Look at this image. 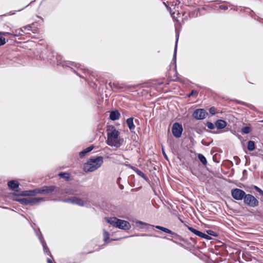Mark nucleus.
<instances>
[{"label": "nucleus", "instance_id": "obj_49", "mask_svg": "<svg viewBox=\"0 0 263 263\" xmlns=\"http://www.w3.org/2000/svg\"><path fill=\"white\" fill-rule=\"evenodd\" d=\"M109 85L111 87H112L111 83H109Z\"/></svg>", "mask_w": 263, "mask_h": 263}, {"label": "nucleus", "instance_id": "obj_37", "mask_svg": "<svg viewBox=\"0 0 263 263\" xmlns=\"http://www.w3.org/2000/svg\"><path fill=\"white\" fill-rule=\"evenodd\" d=\"M86 154H87V153H86V151L84 149L79 153V156L81 158H83L85 156Z\"/></svg>", "mask_w": 263, "mask_h": 263}, {"label": "nucleus", "instance_id": "obj_5", "mask_svg": "<svg viewBox=\"0 0 263 263\" xmlns=\"http://www.w3.org/2000/svg\"><path fill=\"white\" fill-rule=\"evenodd\" d=\"M243 203L251 207H256L258 205V200L251 194H246L243 199Z\"/></svg>", "mask_w": 263, "mask_h": 263}, {"label": "nucleus", "instance_id": "obj_33", "mask_svg": "<svg viewBox=\"0 0 263 263\" xmlns=\"http://www.w3.org/2000/svg\"><path fill=\"white\" fill-rule=\"evenodd\" d=\"M6 43L5 38L3 36H0V46L5 45Z\"/></svg>", "mask_w": 263, "mask_h": 263}, {"label": "nucleus", "instance_id": "obj_45", "mask_svg": "<svg viewBox=\"0 0 263 263\" xmlns=\"http://www.w3.org/2000/svg\"><path fill=\"white\" fill-rule=\"evenodd\" d=\"M47 262H48V263H54L53 262V261L51 259H50L49 258L47 259Z\"/></svg>", "mask_w": 263, "mask_h": 263}, {"label": "nucleus", "instance_id": "obj_43", "mask_svg": "<svg viewBox=\"0 0 263 263\" xmlns=\"http://www.w3.org/2000/svg\"><path fill=\"white\" fill-rule=\"evenodd\" d=\"M203 238H204V239H206L207 240H211V237L210 236H209L208 234H204V236H203L202 237Z\"/></svg>", "mask_w": 263, "mask_h": 263}, {"label": "nucleus", "instance_id": "obj_23", "mask_svg": "<svg viewBox=\"0 0 263 263\" xmlns=\"http://www.w3.org/2000/svg\"><path fill=\"white\" fill-rule=\"evenodd\" d=\"M255 147V143L253 141H249L248 142V149L249 151H252L254 150Z\"/></svg>", "mask_w": 263, "mask_h": 263}, {"label": "nucleus", "instance_id": "obj_20", "mask_svg": "<svg viewBox=\"0 0 263 263\" xmlns=\"http://www.w3.org/2000/svg\"><path fill=\"white\" fill-rule=\"evenodd\" d=\"M72 204H77L78 205L83 206L84 205V201L83 200L80 198L76 197H73V202Z\"/></svg>", "mask_w": 263, "mask_h": 263}, {"label": "nucleus", "instance_id": "obj_16", "mask_svg": "<svg viewBox=\"0 0 263 263\" xmlns=\"http://www.w3.org/2000/svg\"><path fill=\"white\" fill-rule=\"evenodd\" d=\"M9 187L14 191H17L19 186V183L17 181L11 180L8 182Z\"/></svg>", "mask_w": 263, "mask_h": 263}, {"label": "nucleus", "instance_id": "obj_4", "mask_svg": "<svg viewBox=\"0 0 263 263\" xmlns=\"http://www.w3.org/2000/svg\"><path fill=\"white\" fill-rule=\"evenodd\" d=\"M53 191H59V188L53 185H45L40 188L35 189L33 190L27 191V192H28V193L26 194L25 195L28 196H36L38 194H48Z\"/></svg>", "mask_w": 263, "mask_h": 263}, {"label": "nucleus", "instance_id": "obj_38", "mask_svg": "<svg viewBox=\"0 0 263 263\" xmlns=\"http://www.w3.org/2000/svg\"><path fill=\"white\" fill-rule=\"evenodd\" d=\"M94 147L93 145H91L88 147H87L85 149V150L86 151V153H89L90 152H91L93 149Z\"/></svg>", "mask_w": 263, "mask_h": 263}, {"label": "nucleus", "instance_id": "obj_21", "mask_svg": "<svg viewBox=\"0 0 263 263\" xmlns=\"http://www.w3.org/2000/svg\"><path fill=\"white\" fill-rule=\"evenodd\" d=\"M119 219H118L116 217H112L110 218L109 219H107V222L109 223L110 224L112 225L114 227H117L118 222Z\"/></svg>", "mask_w": 263, "mask_h": 263}, {"label": "nucleus", "instance_id": "obj_40", "mask_svg": "<svg viewBox=\"0 0 263 263\" xmlns=\"http://www.w3.org/2000/svg\"><path fill=\"white\" fill-rule=\"evenodd\" d=\"M196 235L201 238H202L203 236H204V233L198 231Z\"/></svg>", "mask_w": 263, "mask_h": 263}, {"label": "nucleus", "instance_id": "obj_6", "mask_svg": "<svg viewBox=\"0 0 263 263\" xmlns=\"http://www.w3.org/2000/svg\"><path fill=\"white\" fill-rule=\"evenodd\" d=\"M135 223L137 224H141V225H144V226H148V224H147V223H145V222H144L143 221H139V220L136 221ZM149 226H150L151 227H155V228H156V229H157L158 230H161V231H162L163 232H165L166 233L170 234L175 235L176 236H177V237L180 238V239H181V237L177 233L172 231L171 230H170V229H168L167 228H164L163 227L160 226H154L153 225H151V224H149Z\"/></svg>", "mask_w": 263, "mask_h": 263}, {"label": "nucleus", "instance_id": "obj_13", "mask_svg": "<svg viewBox=\"0 0 263 263\" xmlns=\"http://www.w3.org/2000/svg\"><path fill=\"white\" fill-rule=\"evenodd\" d=\"M46 199L43 197H29V205H33L37 204L41 201H45Z\"/></svg>", "mask_w": 263, "mask_h": 263}, {"label": "nucleus", "instance_id": "obj_19", "mask_svg": "<svg viewBox=\"0 0 263 263\" xmlns=\"http://www.w3.org/2000/svg\"><path fill=\"white\" fill-rule=\"evenodd\" d=\"M24 32V30L23 28H20L17 29H15L14 30H12L11 31V35L13 36H21L23 35V33Z\"/></svg>", "mask_w": 263, "mask_h": 263}, {"label": "nucleus", "instance_id": "obj_34", "mask_svg": "<svg viewBox=\"0 0 263 263\" xmlns=\"http://www.w3.org/2000/svg\"><path fill=\"white\" fill-rule=\"evenodd\" d=\"M198 92L195 90H192L191 92L187 95L188 97H191L192 96H193L194 95H197Z\"/></svg>", "mask_w": 263, "mask_h": 263}, {"label": "nucleus", "instance_id": "obj_12", "mask_svg": "<svg viewBox=\"0 0 263 263\" xmlns=\"http://www.w3.org/2000/svg\"><path fill=\"white\" fill-rule=\"evenodd\" d=\"M179 35V34L178 32L176 33L175 46V48H174L173 57V59L172 61V64H174L175 68H176L177 43L178 42Z\"/></svg>", "mask_w": 263, "mask_h": 263}, {"label": "nucleus", "instance_id": "obj_36", "mask_svg": "<svg viewBox=\"0 0 263 263\" xmlns=\"http://www.w3.org/2000/svg\"><path fill=\"white\" fill-rule=\"evenodd\" d=\"M254 189L260 194L263 195V191L257 186L254 185Z\"/></svg>", "mask_w": 263, "mask_h": 263}, {"label": "nucleus", "instance_id": "obj_1", "mask_svg": "<svg viewBox=\"0 0 263 263\" xmlns=\"http://www.w3.org/2000/svg\"><path fill=\"white\" fill-rule=\"evenodd\" d=\"M42 56L44 60L46 59L47 60H50L52 64H56L58 65H61L63 67L70 68L77 75L79 76L81 78H85V77L81 74L78 71L80 70L83 73H85L87 71V70L83 66L71 61H62L61 56L54 52H50L49 54L46 58L44 57L43 53L42 54Z\"/></svg>", "mask_w": 263, "mask_h": 263}, {"label": "nucleus", "instance_id": "obj_30", "mask_svg": "<svg viewBox=\"0 0 263 263\" xmlns=\"http://www.w3.org/2000/svg\"><path fill=\"white\" fill-rule=\"evenodd\" d=\"M11 32H4V31H0V36H7L9 35H11Z\"/></svg>", "mask_w": 263, "mask_h": 263}, {"label": "nucleus", "instance_id": "obj_54", "mask_svg": "<svg viewBox=\"0 0 263 263\" xmlns=\"http://www.w3.org/2000/svg\"><path fill=\"white\" fill-rule=\"evenodd\" d=\"M54 263H55V262H54Z\"/></svg>", "mask_w": 263, "mask_h": 263}, {"label": "nucleus", "instance_id": "obj_2", "mask_svg": "<svg viewBox=\"0 0 263 263\" xmlns=\"http://www.w3.org/2000/svg\"><path fill=\"white\" fill-rule=\"evenodd\" d=\"M106 143L110 146H115L117 148L120 147L124 141L123 138L119 137L120 132L113 125L107 127Z\"/></svg>", "mask_w": 263, "mask_h": 263}, {"label": "nucleus", "instance_id": "obj_26", "mask_svg": "<svg viewBox=\"0 0 263 263\" xmlns=\"http://www.w3.org/2000/svg\"><path fill=\"white\" fill-rule=\"evenodd\" d=\"M251 130V127L249 126H245L242 128L241 132L243 134H249Z\"/></svg>", "mask_w": 263, "mask_h": 263}, {"label": "nucleus", "instance_id": "obj_53", "mask_svg": "<svg viewBox=\"0 0 263 263\" xmlns=\"http://www.w3.org/2000/svg\"><path fill=\"white\" fill-rule=\"evenodd\" d=\"M171 15H172L173 17H174V16H173V14L171 13Z\"/></svg>", "mask_w": 263, "mask_h": 263}, {"label": "nucleus", "instance_id": "obj_39", "mask_svg": "<svg viewBox=\"0 0 263 263\" xmlns=\"http://www.w3.org/2000/svg\"><path fill=\"white\" fill-rule=\"evenodd\" d=\"M23 29H24L25 30H31V25H27V26H24L23 28Z\"/></svg>", "mask_w": 263, "mask_h": 263}, {"label": "nucleus", "instance_id": "obj_10", "mask_svg": "<svg viewBox=\"0 0 263 263\" xmlns=\"http://www.w3.org/2000/svg\"><path fill=\"white\" fill-rule=\"evenodd\" d=\"M117 228L124 230H128L131 226L128 221L119 219Z\"/></svg>", "mask_w": 263, "mask_h": 263}, {"label": "nucleus", "instance_id": "obj_48", "mask_svg": "<svg viewBox=\"0 0 263 263\" xmlns=\"http://www.w3.org/2000/svg\"><path fill=\"white\" fill-rule=\"evenodd\" d=\"M141 236H147L148 235L146 234H142L141 235Z\"/></svg>", "mask_w": 263, "mask_h": 263}, {"label": "nucleus", "instance_id": "obj_32", "mask_svg": "<svg viewBox=\"0 0 263 263\" xmlns=\"http://www.w3.org/2000/svg\"><path fill=\"white\" fill-rule=\"evenodd\" d=\"M187 228L191 232L193 233L196 235H197L198 230L189 226L187 227Z\"/></svg>", "mask_w": 263, "mask_h": 263}, {"label": "nucleus", "instance_id": "obj_15", "mask_svg": "<svg viewBox=\"0 0 263 263\" xmlns=\"http://www.w3.org/2000/svg\"><path fill=\"white\" fill-rule=\"evenodd\" d=\"M227 122L226 121L221 119L217 120L215 123V126L218 129H223L227 126Z\"/></svg>", "mask_w": 263, "mask_h": 263}, {"label": "nucleus", "instance_id": "obj_11", "mask_svg": "<svg viewBox=\"0 0 263 263\" xmlns=\"http://www.w3.org/2000/svg\"><path fill=\"white\" fill-rule=\"evenodd\" d=\"M39 239L42 245L44 253L50 255V256L52 258V256L49 251V249L41 234L39 236Z\"/></svg>", "mask_w": 263, "mask_h": 263}, {"label": "nucleus", "instance_id": "obj_35", "mask_svg": "<svg viewBox=\"0 0 263 263\" xmlns=\"http://www.w3.org/2000/svg\"><path fill=\"white\" fill-rule=\"evenodd\" d=\"M62 201H63L64 202H70V203H72V202H73V197H70V198H68L64 199L62 200Z\"/></svg>", "mask_w": 263, "mask_h": 263}, {"label": "nucleus", "instance_id": "obj_25", "mask_svg": "<svg viewBox=\"0 0 263 263\" xmlns=\"http://www.w3.org/2000/svg\"><path fill=\"white\" fill-rule=\"evenodd\" d=\"M104 241L105 242H108L109 238V234L107 231L104 230L103 232Z\"/></svg>", "mask_w": 263, "mask_h": 263}, {"label": "nucleus", "instance_id": "obj_31", "mask_svg": "<svg viewBox=\"0 0 263 263\" xmlns=\"http://www.w3.org/2000/svg\"><path fill=\"white\" fill-rule=\"evenodd\" d=\"M209 112L212 115H215L216 112V108L214 106L210 107Z\"/></svg>", "mask_w": 263, "mask_h": 263}, {"label": "nucleus", "instance_id": "obj_27", "mask_svg": "<svg viewBox=\"0 0 263 263\" xmlns=\"http://www.w3.org/2000/svg\"><path fill=\"white\" fill-rule=\"evenodd\" d=\"M20 202L24 205H29V197L23 198L20 199Z\"/></svg>", "mask_w": 263, "mask_h": 263}, {"label": "nucleus", "instance_id": "obj_17", "mask_svg": "<svg viewBox=\"0 0 263 263\" xmlns=\"http://www.w3.org/2000/svg\"><path fill=\"white\" fill-rule=\"evenodd\" d=\"M134 118L130 117L127 119L126 121V124L128 127L129 130L132 132L135 128V126L134 125Z\"/></svg>", "mask_w": 263, "mask_h": 263}, {"label": "nucleus", "instance_id": "obj_41", "mask_svg": "<svg viewBox=\"0 0 263 263\" xmlns=\"http://www.w3.org/2000/svg\"><path fill=\"white\" fill-rule=\"evenodd\" d=\"M219 8L221 10H226L228 9V7L226 5H220L219 6Z\"/></svg>", "mask_w": 263, "mask_h": 263}, {"label": "nucleus", "instance_id": "obj_8", "mask_svg": "<svg viewBox=\"0 0 263 263\" xmlns=\"http://www.w3.org/2000/svg\"><path fill=\"white\" fill-rule=\"evenodd\" d=\"M172 134L173 136L179 138L181 136L182 133L183 132V127L181 124L175 122L173 124L172 128Z\"/></svg>", "mask_w": 263, "mask_h": 263}, {"label": "nucleus", "instance_id": "obj_52", "mask_svg": "<svg viewBox=\"0 0 263 263\" xmlns=\"http://www.w3.org/2000/svg\"><path fill=\"white\" fill-rule=\"evenodd\" d=\"M203 143V144H204L205 145H208V144H206V143H205V144H204V143Z\"/></svg>", "mask_w": 263, "mask_h": 263}, {"label": "nucleus", "instance_id": "obj_9", "mask_svg": "<svg viewBox=\"0 0 263 263\" xmlns=\"http://www.w3.org/2000/svg\"><path fill=\"white\" fill-rule=\"evenodd\" d=\"M208 113L204 109H196L192 114L193 117L196 120H203L205 118Z\"/></svg>", "mask_w": 263, "mask_h": 263}, {"label": "nucleus", "instance_id": "obj_50", "mask_svg": "<svg viewBox=\"0 0 263 263\" xmlns=\"http://www.w3.org/2000/svg\"><path fill=\"white\" fill-rule=\"evenodd\" d=\"M118 156H119V157H122L123 158H124V156L123 155H117Z\"/></svg>", "mask_w": 263, "mask_h": 263}, {"label": "nucleus", "instance_id": "obj_24", "mask_svg": "<svg viewBox=\"0 0 263 263\" xmlns=\"http://www.w3.org/2000/svg\"><path fill=\"white\" fill-rule=\"evenodd\" d=\"M59 176L64 179H65L66 180H68L70 177V174L68 173H60L59 174Z\"/></svg>", "mask_w": 263, "mask_h": 263}, {"label": "nucleus", "instance_id": "obj_51", "mask_svg": "<svg viewBox=\"0 0 263 263\" xmlns=\"http://www.w3.org/2000/svg\"><path fill=\"white\" fill-rule=\"evenodd\" d=\"M203 143V144H204L205 145H208V144H206V143H205V144H204V143Z\"/></svg>", "mask_w": 263, "mask_h": 263}, {"label": "nucleus", "instance_id": "obj_44", "mask_svg": "<svg viewBox=\"0 0 263 263\" xmlns=\"http://www.w3.org/2000/svg\"><path fill=\"white\" fill-rule=\"evenodd\" d=\"M15 11H14V12H12V11H10L9 12V13H7L4 15H2V16H7V15H13V14H14L15 13Z\"/></svg>", "mask_w": 263, "mask_h": 263}, {"label": "nucleus", "instance_id": "obj_14", "mask_svg": "<svg viewBox=\"0 0 263 263\" xmlns=\"http://www.w3.org/2000/svg\"><path fill=\"white\" fill-rule=\"evenodd\" d=\"M129 166L139 176L143 178L146 181L148 182L149 179L140 170H139L138 168L130 166L129 165Z\"/></svg>", "mask_w": 263, "mask_h": 263}, {"label": "nucleus", "instance_id": "obj_46", "mask_svg": "<svg viewBox=\"0 0 263 263\" xmlns=\"http://www.w3.org/2000/svg\"><path fill=\"white\" fill-rule=\"evenodd\" d=\"M119 188L121 189V190H122L124 188V186L122 184H119Z\"/></svg>", "mask_w": 263, "mask_h": 263}, {"label": "nucleus", "instance_id": "obj_28", "mask_svg": "<svg viewBox=\"0 0 263 263\" xmlns=\"http://www.w3.org/2000/svg\"><path fill=\"white\" fill-rule=\"evenodd\" d=\"M206 233L209 236H213L214 237L218 236V234L216 232L211 230H207Z\"/></svg>", "mask_w": 263, "mask_h": 263}, {"label": "nucleus", "instance_id": "obj_18", "mask_svg": "<svg viewBox=\"0 0 263 263\" xmlns=\"http://www.w3.org/2000/svg\"><path fill=\"white\" fill-rule=\"evenodd\" d=\"M120 114L118 110L112 111L110 113L109 118L112 121L118 120L120 118Z\"/></svg>", "mask_w": 263, "mask_h": 263}, {"label": "nucleus", "instance_id": "obj_3", "mask_svg": "<svg viewBox=\"0 0 263 263\" xmlns=\"http://www.w3.org/2000/svg\"><path fill=\"white\" fill-rule=\"evenodd\" d=\"M103 163V157H91L84 164L83 169L85 172H92L100 167Z\"/></svg>", "mask_w": 263, "mask_h": 263}, {"label": "nucleus", "instance_id": "obj_7", "mask_svg": "<svg viewBox=\"0 0 263 263\" xmlns=\"http://www.w3.org/2000/svg\"><path fill=\"white\" fill-rule=\"evenodd\" d=\"M246 194L245 192L240 189L236 188L231 190L232 196L236 200H241L243 199Z\"/></svg>", "mask_w": 263, "mask_h": 263}, {"label": "nucleus", "instance_id": "obj_22", "mask_svg": "<svg viewBox=\"0 0 263 263\" xmlns=\"http://www.w3.org/2000/svg\"><path fill=\"white\" fill-rule=\"evenodd\" d=\"M198 158L200 161L202 163V164L204 166H206L208 162L206 158L201 154H199L198 155Z\"/></svg>", "mask_w": 263, "mask_h": 263}, {"label": "nucleus", "instance_id": "obj_42", "mask_svg": "<svg viewBox=\"0 0 263 263\" xmlns=\"http://www.w3.org/2000/svg\"><path fill=\"white\" fill-rule=\"evenodd\" d=\"M162 154H163V155L164 156V157L166 159V160H168V157H167V156L166 155L165 151H164V148L162 147Z\"/></svg>", "mask_w": 263, "mask_h": 263}, {"label": "nucleus", "instance_id": "obj_47", "mask_svg": "<svg viewBox=\"0 0 263 263\" xmlns=\"http://www.w3.org/2000/svg\"><path fill=\"white\" fill-rule=\"evenodd\" d=\"M121 179V178L120 177H119L118 179H117V183L119 184H120V180Z\"/></svg>", "mask_w": 263, "mask_h": 263}, {"label": "nucleus", "instance_id": "obj_29", "mask_svg": "<svg viewBox=\"0 0 263 263\" xmlns=\"http://www.w3.org/2000/svg\"><path fill=\"white\" fill-rule=\"evenodd\" d=\"M206 126L209 129H213L215 128V125L211 122H207L206 123Z\"/></svg>", "mask_w": 263, "mask_h": 263}]
</instances>
